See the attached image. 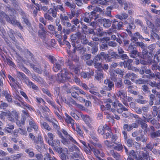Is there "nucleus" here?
I'll return each mask as SVG.
<instances>
[{"label": "nucleus", "mask_w": 160, "mask_h": 160, "mask_svg": "<svg viewBox=\"0 0 160 160\" xmlns=\"http://www.w3.org/2000/svg\"><path fill=\"white\" fill-rule=\"evenodd\" d=\"M18 132L22 135H24L25 136L27 135V132L24 126L18 128L17 129Z\"/></svg>", "instance_id": "2f4dec72"}, {"label": "nucleus", "mask_w": 160, "mask_h": 160, "mask_svg": "<svg viewBox=\"0 0 160 160\" xmlns=\"http://www.w3.org/2000/svg\"><path fill=\"white\" fill-rule=\"evenodd\" d=\"M100 54H98L93 59V63L95 68H98L97 71H96L97 73V75H95V78L99 80L100 79Z\"/></svg>", "instance_id": "423d86ee"}, {"label": "nucleus", "mask_w": 160, "mask_h": 160, "mask_svg": "<svg viewBox=\"0 0 160 160\" xmlns=\"http://www.w3.org/2000/svg\"><path fill=\"white\" fill-rule=\"evenodd\" d=\"M59 156L62 160H67V158L68 157V156L63 152L59 154Z\"/></svg>", "instance_id": "e2e57ef3"}, {"label": "nucleus", "mask_w": 160, "mask_h": 160, "mask_svg": "<svg viewBox=\"0 0 160 160\" xmlns=\"http://www.w3.org/2000/svg\"><path fill=\"white\" fill-rule=\"evenodd\" d=\"M122 26V22L114 21L112 22V27L114 29H118V30H120Z\"/></svg>", "instance_id": "6ab92c4d"}, {"label": "nucleus", "mask_w": 160, "mask_h": 160, "mask_svg": "<svg viewBox=\"0 0 160 160\" xmlns=\"http://www.w3.org/2000/svg\"><path fill=\"white\" fill-rule=\"evenodd\" d=\"M142 89L145 93H148L150 92L148 87L146 85H143L142 86Z\"/></svg>", "instance_id": "bf43d9fd"}, {"label": "nucleus", "mask_w": 160, "mask_h": 160, "mask_svg": "<svg viewBox=\"0 0 160 160\" xmlns=\"http://www.w3.org/2000/svg\"><path fill=\"white\" fill-rule=\"evenodd\" d=\"M156 45L154 44L150 45L148 46V53L151 55H153L154 53L156 51Z\"/></svg>", "instance_id": "f3484780"}, {"label": "nucleus", "mask_w": 160, "mask_h": 160, "mask_svg": "<svg viewBox=\"0 0 160 160\" xmlns=\"http://www.w3.org/2000/svg\"><path fill=\"white\" fill-rule=\"evenodd\" d=\"M128 17V15L126 13H123L120 15H117V18L120 19L122 20L126 19Z\"/></svg>", "instance_id": "4c0bfd02"}, {"label": "nucleus", "mask_w": 160, "mask_h": 160, "mask_svg": "<svg viewBox=\"0 0 160 160\" xmlns=\"http://www.w3.org/2000/svg\"><path fill=\"white\" fill-rule=\"evenodd\" d=\"M17 75L18 78H19L22 80H25V81L28 82L29 80L28 78L22 72L18 71L17 72Z\"/></svg>", "instance_id": "4be33fe9"}, {"label": "nucleus", "mask_w": 160, "mask_h": 160, "mask_svg": "<svg viewBox=\"0 0 160 160\" xmlns=\"http://www.w3.org/2000/svg\"><path fill=\"white\" fill-rule=\"evenodd\" d=\"M147 48L148 47H147V45L145 44L144 46L143 47V48H141L142 50V53L143 56L148 54V51L147 49Z\"/></svg>", "instance_id": "c03bdc74"}, {"label": "nucleus", "mask_w": 160, "mask_h": 160, "mask_svg": "<svg viewBox=\"0 0 160 160\" xmlns=\"http://www.w3.org/2000/svg\"><path fill=\"white\" fill-rule=\"evenodd\" d=\"M66 118L65 119V121L68 123H70L71 125H73L74 124V120L68 114L65 113Z\"/></svg>", "instance_id": "7c9ffc66"}, {"label": "nucleus", "mask_w": 160, "mask_h": 160, "mask_svg": "<svg viewBox=\"0 0 160 160\" xmlns=\"http://www.w3.org/2000/svg\"><path fill=\"white\" fill-rule=\"evenodd\" d=\"M14 33V31L12 29H10L8 31V32L9 36V37L11 38L13 42H16V39L13 35Z\"/></svg>", "instance_id": "473e14b6"}, {"label": "nucleus", "mask_w": 160, "mask_h": 160, "mask_svg": "<svg viewBox=\"0 0 160 160\" xmlns=\"http://www.w3.org/2000/svg\"><path fill=\"white\" fill-rule=\"evenodd\" d=\"M57 133L59 137L62 139L61 142L64 144L66 145L70 143L69 141L68 140L62 136V133L59 130L57 131Z\"/></svg>", "instance_id": "5701e85b"}, {"label": "nucleus", "mask_w": 160, "mask_h": 160, "mask_svg": "<svg viewBox=\"0 0 160 160\" xmlns=\"http://www.w3.org/2000/svg\"><path fill=\"white\" fill-rule=\"evenodd\" d=\"M4 96L7 101L8 102H12V99L11 95L7 91H5L4 92Z\"/></svg>", "instance_id": "c9c22d12"}, {"label": "nucleus", "mask_w": 160, "mask_h": 160, "mask_svg": "<svg viewBox=\"0 0 160 160\" xmlns=\"http://www.w3.org/2000/svg\"><path fill=\"white\" fill-rule=\"evenodd\" d=\"M93 11L91 12L90 14L87 12L85 13V17H83L84 22H89L91 21L92 18L96 20L98 18L99 14L97 13V12L100 11V8L96 6H93Z\"/></svg>", "instance_id": "20e7f679"}, {"label": "nucleus", "mask_w": 160, "mask_h": 160, "mask_svg": "<svg viewBox=\"0 0 160 160\" xmlns=\"http://www.w3.org/2000/svg\"><path fill=\"white\" fill-rule=\"evenodd\" d=\"M109 127L107 125L105 124L102 128V131H101V133L104 139H108L110 138L112 132L109 130Z\"/></svg>", "instance_id": "0eeeda50"}, {"label": "nucleus", "mask_w": 160, "mask_h": 160, "mask_svg": "<svg viewBox=\"0 0 160 160\" xmlns=\"http://www.w3.org/2000/svg\"><path fill=\"white\" fill-rule=\"evenodd\" d=\"M83 117L82 116V117L83 118V120L85 121L86 123H90L91 122V119L90 117L88 116H83Z\"/></svg>", "instance_id": "603ef678"}, {"label": "nucleus", "mask_w": 160, "mask_h": 160, "mask_svg": "<svg viewBox=\"0 0 160 160\" xmlns=\"http://www.w3.org/2000/svg\"><path fill=\"white\" fill-rule=\"evenodd\" d=\"M116 73L120 75L121 77H122L125 73L124 71L121 69H117L116 70H114Z\"/></svg>", "instance_id": "09e8293b"}, {"label": "nucleus", "mask_w": 160, "mask_h": 160, "mask_svg": "<svg viewBox=\"0 0 160 160\" xmlns=\"http://www.w3.org/2000/svg\"><path fill=\"white\" fill-rule=\"evenodd\" d=\"M109 55V57H111V58L116 59H118V54L116 52L113 51L110 52Z\"/></svg>", "instance_id": "3c124183"}, {"label": "nucleus", "mask_w": 160, "mask_h": 160, "mask_svg": "<svg viewBox=\"0 0 160 160\" xmlns=\"http://www.w3.org/2000/svg\"><path fill=\"white\" fill-rule=\"evenodd\" d=\"M5 19L7 22L12 25L18 27L19 28L22 30H23V28L22 25L20 22L17 20L15 17H9V15L7 14L3 11L0 12V22L2 23H4L5 21L4 19Z\"/></svg>", "instance_id": "f257e3e1"}, {"label": "nucleus", "mask_w": 160, "mask_h": 160, "mask_svg": "<svg viewBox=\"0 0 160 160\" xmlns=\"http://www.w3.org/2000/svg\"><path fill=\"white\" fill-rule=\"evenodd\" d=\"M111 138V141L112 142L116 144L115 141L118 138L117 136L115 134H113L112 133V134L111 135V137H110V138Z\"/></svg>", "instance_id": "13d9d810"}, {"label": "nucleus", "mask_w": 160, "mask_h": 160, "mask_svg": "<svg viewBox=\"0 0 160 160\" xmlns=\"http://www.w3.org/2000/svg\"><path fill=\"white\" fill-rule=\"evenodd\" d=\"M155 30H156V29H153L151 30L150 38L152 39H157L159 40L160 39V37L155 32Z\"/></svg>", "instance_id": "412c9836"}, {"label": "nucleus", "mask_w": 160, "mask_h": 160, "mask_svg": "<svg viewBox=\"0 0 160 160\" xmlns=\"http://www.w3.org/2000/svg\"><path fill=\"white\" fill-rule=\"evenodd\" d=\"M137 121L139 123V125H140L141 128L144 130V134L145 135L147 134L148 129L147 124L140 120H138Z\"/></svg>", "instance_id": "ddd939ff"}, {"label": "nucleus", "mask_w": 160, "mask_h": 160, "mask_svg": "<svg viewBox=\"0 0 160 160\" xmlns=\"http://www.w3.org/2000/svg\"><path fill=\"white\" fill-rule=\"evenodd\" d=\"M47 142L49 145L51 146L53 148L58 146H60V141L57 139H53L52 140H48Z\"/></svg>", "instance_id": "2eb2a0df"}, {"label": "nucleus", "mask_w": 160, "mask_h": 160, "mask_svg": "<svg viewBox=\"0 0 160 160\" xmlns=\"http://www.w3.org/2000/svg\"><path fill=\"white\" fill-rule=\"evenodd\" d=\"M114 70L111 71L110 72V78L114 82H117L118 79L117 75Z\"/></svg>", "instance_id": "c85d7f7f"}, {"label": "nucleus", "mask_w": 160, "mask_h": 160, "mask_svg": "<svg viewBox=\"0 0 160 160\" xmlns=\"http://www.w3.org/2000/svg\"><path fill=\"white\" fill-rule=\"evenodd\" d=\"M1 102V103L0 104V109H1L4 110L8 107V105L7 103L3 102L2 101Z\"/></svg>", "instance_id": "052dcab7"}, {"label": "nucleus", "mask_w": 160, "mask_h": 160, "mask_svg": "<svg viewBox=\"0 0 160 160\" xmlns=\"http://www.w3.org/2000/svg\"><path fill=\"white\" fill-rule=\"evenodd\" d=\"M22 155L23 154L22 153L18 154L12 155V158L13 160H21V157Z\"/></svg>", "instance_id": "a19ab883"}, {"label": "nucleus", "mask_w": 160, "mask_h": 160, "mask_svg": "<svg viewBox=\"0 0 160 160\" xmlns=\"http://www.w3.org/2000/svg\"><path fill=\"white\" fill-rule=\"evenodd\" d=\"M115 84L117 88H122L124 87L122 82L121 80H119L118 82H116Z\"/></svg>", "instance_id": "ea45409f"}, {"label": "nucleus", "mask_w": 160, "mask_h": 160, "mask_svg": "<svg viewBox=\"0 0 160 160\" xmlns=\"http://www.w3.org/2000/svg\"><path fill=\"white\" fill-rule=\"evenodd\" d=\"M69 57L72 61H73L76 62H78L79 61V58L77 55L74 54H72L70 53L69 55Z\"/></svg>", "instance_id": "f704fd0d"}, {"label": "nucleus", "mask_w": 160, "mask_h": 160, "mask_svg": "<svg viewBox=\"0 0 160 160\" xmlns=\"http://www.w3.org/2000/svg\"><path fill=\"white\" fill-rule=\"evenodd\" d=\"M41 123L42 126L45 129L48 131H50L51 130V128L49 125L47 123L43 122H41Z\"/></svg>", "instance_id": "e433bc0d"}, {"label": "nucleus", "mask_w": 160, "mask_h": 160, "mask_svg": "<svg viewBox=\"0 0 160 160\" xmlns=\"http://www.w3.org/2000/svg\"><path fill=\"white\" fill-rule=\"evenodd\" d=\"M78 42L77 41L75 44L73 50V52L75 53L76 51H79V53L81 54H83L86 51V48L84 47L82 44L78 43Z\"/></svg>", "instance_id": "6e6552de"}, {"label": "nucleus", "mask_w": 160, "mask_h": 160, "mask_svg": "<svg viewBox=\"0 0 160 160\" xmlns=\"http://www.w3.org/2000/svg\"><path fill=\"white\" fill-rule=\"evenodd\" d=\"M152 69L153 71H157L158 70L160 72V65L156 64H153L152 66Z\"/></svg>", "instance_id": "49530a36"}, {"label": "nucleus", "mask_w": 160, "mask_h": 160, "mask_svg": "<svg viewBox=\"0 0 160 160\" xmlns=\"http://www.w3.org/2000/svg\"><path fill=\"white\" fill-rule=\"evenodd\" d=\"M93 41H95L96 42H95V45L91 49V52L92 53H95L97 52L98 50V41L99 40V39L98 37H97L94 36L93 37Z\"/></svg>", "instance_id": "f8f14e48"}, {"label": "nucleus", "mask_w": 160, "mask_h": 160, "mask_svg": "<svg viewBox=\"0 0 160 160\" xmlns=\"http://www.w3.org/2000/svg\"><path fill=\"white\" fill-rule=\"evenodd\" d=\"M150 136L151 138L152 139H154L157 137H160V130H158L154 132H151L150 133Z\"/></svg>", "instance_id": "cd10ccee"}, {"label": "nucleus", "mask_w": 160, "mask_h": 160, "mask_svg": "<svg viewBox=\"0 0 160 160\" xmlns=\"http://www.w3.org/2000/svg\"><path fill=\"white\" fill-rule=\"evenodd\" d=\"M127 51L129 53L132 52L134 53L135 52H138L136 48L132 44V43H131L128 46L127 49Z\"/></svg>", "instance_id": "bb28decb"}, {"label": "nucleus", "mask_w": 160, "mask_h": 160, "mask_svg": "<svg viewBox=\"0 0 160 160\" xmlns=\"http://www.w3.org/2000/svg\"><path fill=\"white\" fill-rule=\"evenodd\" d=\"M127 142V144H128V146L129 147H131L132 146V145L133 144V140L132 138H129L128 139H127L126 140H125Z\"/></svg>", "instance_id": "338daca9"}, {"label": "nucleus", "mask_w": 160, "mask_h": 160, "mask_svg": "<svg viewBox=\"0 0 160 160\" xmlns=\"http://www.w3.org/2000/svg\"><path fill=\"white\" fill-rule=\"evenodd\" d=\"M130 125L132 130L133 128H138L139 126V124L138 122H135L130 124Z\"/></svg>", "instance_id": "6e6d98bb"}, {"label": "nucleus", "mask_w": 160, "mask_h": 160, "mask_svg": "<svg viewBox=\"0 0 160 160\" xmlns=\"http://www.w3.org/2000/svg\"><path fill=\"white\" fill-rule=\"evenodd\" d=\"M101 59H104L109 61H110V60L108 55L105 53L103 52H101Z\"/></svg>", "instance_id": "72a5a7b5"}, {"label": "nucleus", "mask_w": 160, "mask_h": 160, "mask_svg": "<svg viewBox=\"0 0 160 160\" xmlns=\"http://www.w3.org/2000/svg\"><path fill=\"white\" fill-rule=\"evenodd\" d=\"M32 77L33 79L41 85H44L45 84V81L41 77H38L35 74H34L32 75Z\"/></svg>", "instance_id": "a211bd4d"}, {"label": "nucleus", "mask_w": 160, "mask_h": 160, "mask_svg": "<svg viewBox=\"0 0 160 160\" xmlns=\"http://www.w3.org/2000/svg\"><path fill=\"white\" fill-rule=\"evenodd\" d=\"M16 9L19 14L21 16L22 22L28 27H31L32 26V24L28 19V17L27 13L20 8H18Z\"/></svg>", "instance_id": "39448f33"}, {"label": "nucleus", "mask_w": 160, "mask_h": 160, "mask_svg": "<svg viewBox=\"0 0 160 160\" xmlns=\"http://www.w3.org/2000/svg\"><path fill=\"white\" fill-rule=\"evenodd\" d=\"M147 137H145L143 134H141L140 136L136 138L135 140L137 142L141 141L143 142H145L147 140Z\"/></svg>", "instance_id": "393cba45"}, {"label": "nucleus", "mask_w": 160, "mask_h": 160, "mask_svg": "<svg viewBox=\"0 0 160 160\" xmlns=\"http://www.w3.org/2000/svg\"><path fill=\"white\" fill-rule=\"evenodd\" d=\"M46 32L45 30H39L38 31V35L41 38L44 39L46 38Z\"/></svg>", "instance_id": "58836bf2"}, {"label": "nucleus", "mask_w": 160, "mask_h": 160, "mask_svg": "<svg viewBox=\"0 0 160 160\" xmlns=\"http://www.w3.org/2000/svg\"><path fill=\"white\" fill-rule=\"evenodd\" d=\"M93 72L91 70L89 72L86 73L83 71L80 74L81 77L84 78H89L91 76H92L93 74Z\"/></svg>", "instance_id": "aec40b11"}, {"label": "nucleus", "mask_w": 160, "mask_h": 160, "mask_svg": "<svg viewBox=\"0 0 160 160\" xmlns=\"http://www.w3.org/2000/svg\"><path fill=\"white\" fill-rule=\"evenodd\" d=\"M123 128L124 131L126 130L127 131L130 132L132 130L130 124H124Z\"/></svg>", "instance_id": "4d7b16f0"}, {"label": "nucleus", "mask_w": 160, "mask_h": 160, "mask_svg": "<svg viewBox=\"0 0 160 160\" xmlns=\"http://www.w3.org/2000/svg\"><path fill=\"white\" fill-rule=\"evenodd\" d=\"M63 65V61L62 59H59L57 61L55 64H54L52 68L53 70L55 72H57L61 69Z\"/></svg>", "instance_id": "1a4fd4ad"}, {"label": "nucleus", "mask_w": 160, "mask_h": 160, "mask_svg": "<svg viewBox=\"0 0 160 160\" xmlns=\"http://www.w3.org/2000/svg\"><path fill=\"white\" fill-rule=\"evenodd\" d=\"M68 72L67 69L63 68L56 76L57 81L58 83H64L67 81L70 82L71 79L68 76Z\"/></svg>", "instance_id": "7ed1b4c3"}, {"label": "nucleus", "mask_w": 160, "mask_h": 160, "mask_svg": "<svg viewBox=\"0 0 160 160\" xmlns=\"http://www.w3.org/2000/svg\"><path fill=\"white\" fill-rule=\"evenodd\" d=\"M60 18L61 20L66 21L69 20L68 17L66 16L65 14L63 15L62 14H60Z\"/></svg>", "instance_id": "69168bd1"}, {"label": "nucleus", "mask_w": 160, "mask_h": 160, "mask_svg": "<svg viewBox=\"0 0 160 160\" xmlns=\"http://www.w3.org/2000/svg\"><path fill=\"white\" fill-rule=\"evenodd\" d=\"M90 98L94 100V102L97 104V105L99 104H100V98L98 97H97L96 96L92 95L90 96Z\"/></svg>", "instance_id": "79ce46f5"}, {"label": "nucleus", "mask_w": 160, "mask_h": 160, "mask_svg": "<svg viewBox=\"0 0 160 160\" xmlns=\"http://www.w3.org/2000/svg\"><path fill=\"white\" fill-rule=\"evenodd\" d=\"M52 123L53 128L57 130V131L58 130H59L60 127L57 121H56L55 122H54L53 121L52 122Z\"/></svg>", "instance_id": "37998d69"}, {"label": "nucleus", "mask_w": 160, "mask_h": 160, "mask_svg": "<svg viewBox=\"0 0 160 160\" xmlns=\"http://www.w3.org/2000/svg\"><path fill=\"white\" fill-rule=\"evenodd\" d=\"M142 78H147L148 79H150L154 78V73H151L148 75H144L142 77Z\"/></svg>", "instance_id": "680f3d73"}, {"label": "nucleus", "mask_w": 160, "mask_h": 160, "mask_svg": "<svg viewBox=\"0 0 160 160\" xmlns=\"http://www.w3.org/2000/svg\"><path fill=\"white\" fill-rule=\"evenodd\" d=\"M110 154L116 160H120L121 158L120 154L117 152H115L113 150L110 151Z\"/></svg>", "instance_id": "a878e982"}, {"label": "nucleus", "mask_w": 160, "mask_h": 160, "mask_svg": "<svg viewBox=\"0 0 160 160\" xmlns=\"http://www.w3.org/2000/svg\"><path fill=\"white\" fill-rule=\"evenodd\" d=\"M29 137L30 138L36 145L35 148L39 152L42 151V148L46 149L45 144H44L42 138L40 135H38L37 139L32 133L29 134Z\"/></svg>", "instance_id": "f03ea898"}, {"label": "nucleus", "mask_w": 160, "mask_h": 160, "mask_svg": "<svg viewBox=\"0 0 160 160\" xmlns=\"http://www.w3.org/2000/svg\"><path fill=\"white\" fill-rule=\"evenodd\" d=\"M138 39H143V37L140 34L139 32H137L133 34V36H132L130 40L131 41L135 42L138 41Z\"/></svg>", "instance_id": "4468645a"}, {"label": "nucleus", "mask_w": 160, "mask_h": 160, "mask_svg": "<svg viewBox=\"0 0 160 160\" xmlns=\"http://www.w3.org/2000/svg\"><path fill=\"white\" fill-rule=\"evenodd\" d=\"M111 23L112 22L109 19L101 18V25H102L105 28H108L110 27Z\"/></svg>", "instance_id": "dca6fc26"}, {"label": "nucleus", "mask_w": 160, "mask_h": 160, "mask_svg": "<svg viewBox=\"0 0 160 160\" xmlns=\"http://www.w3.org/2000/svg\"><path fill=\"white\" fill-rule=\"evenodd\" d=\"M110 40L109 37H105L103 38H101V42L102 43L101 44V50H107L108 46L107 44V41Z\"/></svg>", "instance_id": "9d476101"}, {"label": "nucleus", "mask_w": 160, "mask_h": 160, "mask_svg": "<svg viewBox=\"0 0 160 160\" xmlns=\"http://www.w3.org/2000/svg\"><path fill=\"white\" fill-rule=\"evenodd\" d=\"M127 155L128 156H130V157L132 156L133 158H135L137 157V156L136 152H135V151L133 150H130L129 153H128V154Z\"/></svg>", "instance_id": "de8ad7c7"}, {"label": "nucleus", "mask_w": 160, "mask_h": 160, "mask_svg": "<svg viewBox=\"0 0 160 160\" xmlns=\"http://www.w3.org/2000/svg\"><path fill=\"white\" fill-rule=\"evenodd\" d=\"M135 101L137 103L141 104H145L148 102L144 100V98L143 96L140 95L138 96V98L136 99Z\"/></svg>", "instance_id": "b1692460"}, {"label": "nucleus", "mask_w": 160, "mask_h": 160, "mask_svg": "<svg viewBox=\"0 0 160 160\" xmlns=\"http://www.w3.org/2000/svg\"><path fill=\"white\" fill-rule=\"evenodd\" d=\"M159 108L156 106L152 107V114L154 116L157 115L158 113V109Z\"/></svg>", "instance_id": "8fccbe9b"}, {"label": "nucleus", "mask_w": 160, "mask_h": 160, "mask_svg": "<svg viewBox=\"0 0 160 160\" xmlns=\"http://www.w3.org/2000/svg\"><path fill=\"white\" fill-rule=\"evenodd\" d=\"M135 46L137 47H139L141 48H143V47H144V45H145V44L142 42H139L138 41L135 42Z\"/></svg>", "instance_id": "5fc2aeb1"}, {"label": "nucleus", "mask_w": 160, "mask_h": 160, "mask_svg": "<svg viewBox=\"0 0 160 160\" xmlns=\"http://www.w3.org/2000/svg\"><path fill=\"white\" fill-rule=\"evenodd\" d=\"M146 81L142 79H139L136 80L135 81V83L137 84H142L146 82Z\"/></svg>", "instance_id": "774afa93"}, {"label": "nucleus", "mask_w": 160, "mask_h": 160, "mask_svg": "<svg viewBox=\"0 0 160 160\" xmlns=\"http://www.w3.org/2000/svg\"><path fill=\"white\" fill-rule=\"evenodd\" d=\"M53 149L58 153L59 154L62 153L63 151V149L60 146H58L56 147H55V148H53Z\"/></svg>", "instance_id": "a18cd8bd"}, {"label": "nucleus", "mask_w": 160, "mask_h": 160, "mask_svg": "<svg viewBox=\"0 0 160 160\" xmlns=\"http://www.w3.org/2000/svg\"><path fill=\"white\" fill-rule=\"evenodd\" d=\"M81 23L82 25L81 28L82 30V31L85 34V33L87 31L88 28L86 25L84 24L82 22H81Z\"/></svg>", "instance_id": "864d4df0"}, {"label": "nucleus", "mask_w": 160, "mask_h": 160, "mask_svg": "<svg viewBox=\"0 0 160 160\" xmlns=\"http://www.w3.org/2000/svg\"><path fill=\"white\" fill-rule=\"evenodd\" d=\"M143 118L145 119V120L150 123L152 124L155 127V128L157 129H158L160 127V124L158 122V121L155 119L154 118L151 120V119L146 118V117L143 116Z\"/></svg>", "instance_id": "9b49d317"}, {"label": "nucleus", "mask_w": 160, "mask_h": 160, "mask_svg": "<svg viewBox=\"0 0 160 160\" xmlns=\"http://www.w3.org/2000/svg\"><path fill=\"white\" fill-rule=\"evenodd\" d=\"M44 17L46 19H48V20L53 21V18L48 13H46L44 14Z\"/></svg>", "instance_id": "0e129e2a"}, {"label": "nucleus", "mask_w": 160, "mask_h": 160, "mask_svg": "<svg viewBox=\"0 0 160 160\" xmlns=\"http://www.w3.org/2000/svg\"><path fill=\"white\" fill-rule=\"evenodd\" d=\"M25 83L28 86L31 87L34 90L37 91L39 90L38 87L30 80L28 82L25 81Z\"/></svg>", "instance_id": "c756f323"}]
</instances>
